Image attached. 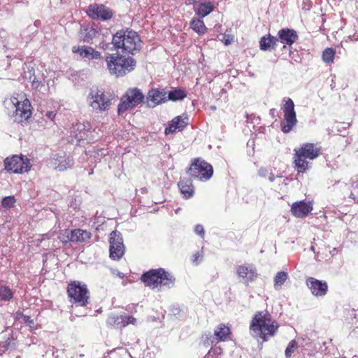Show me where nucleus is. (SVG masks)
Listing matches in <instances>:
<instances>
[{"label":"nucleus","instance_id":"nucleus-42","mask_svg":"<svg viewBox=\"0 0 358 358\" xmlns=\"http://www.w3.org/2000/svg\"><path fill=\"white\" fill-rule=\"evenodd\" d=\"M194 232L201 237H203L205 234L203 227L201 224H196L194 227Z\"/></svg>","mask_w":358,"mask_h":358},{"label":"nucleus","instance_id":"nucleus-47","mask_svg":"<svg viewBox=\"0 0 358 358\" xmlns=\"http://www.w3.org/2000/svg\"><path fill=\"white\" fill-rule=\"evenodd\" d=\"M275 176L273 173H270L268 174V180L270 182H273L275 180Z\"/></svg>","mask_w":358,"mask_h":358},{"label":"nucleus","instance_id":"nucleus-30","mask_svg":"<svg viewBox=\"0 0 358 358\" xmlns=\"http://www.w3.org/2000/svg\"><path fill=\"white\" fill-rule=\"evenodd\" d=\"M187 96V93L182 89H174L167 93L168 101H178L184 99Z\"/></svg>","mask_w":358,"mask_h":358},{"label":"nucleus","instance_id":"nucleus-3","mask_svg":"<svg viewBox=\"0 0 358 358\" xmlns=\"http://www.w3.org/2000/svg\"><path fill=\"white\" fill-rule=\"evenodd\" d=\"M294 169L299 173H305L310 167V163L308 160H313L318 157L321 153V147L314 143H306L299 148L294 149Z\"/></svg>","mask_w":358,"mask_h":358},{"label":"nucleus","instance_id":"nucleus-34","mask_svg":"<svg viewBox=\"0 0 358 358\" xmlns=\"http://www.w3.org/2000/svg\"><path fill=\"white\" fill-rule=\"evenodd\" d=\"M58 238L64 244H66L70 242L73 243L72 230L65 229L61 231L58 236Z\"/></svg>","mask_w":358,"mask_h":358},{"label":"nucleus","instance_id":"nucleus-51","mask_svg":"<svg viewBox=\"0 0 358 358\" xmlns=\"http://www.w3.org/2000/svg\"><path fill=\"white\" fill-rule=\"evenodd\" d=\"M352 187L354 189L358 188V185H355V183L352 184Z\"/></svg>","mask_w":358,"mask_h":358},{"label":"nucleus","instance_id":"nucleus-4","mask_svg":"<svg viewBox=\"0 0 358 358\" xmlns=\"http://www.w3.org/2000/svg\"><path fill=\"white\" fill-rule=\"evenodd\" d=\"M106 62L110 74L117 78L129 73L136 66V61L133 57L118 53L108 54Z\"/></svg>","mask_w":358,"mask_h":358},{"label":"nucleus","instance_id":"nucleus-21","mask_svg":"<svg viewBox=\"0 0 358 358\" xmlns=\"http://www.w3.org/2000/svg\"><path fill=\"white\" fill-rule=\"evenodd\" d=\"M312 210V203L304 201L294 202L291 207L292 215L300 218L306 217Z\"/></svg>","mask_w":358,"mask_h":358},{"label":"nucleus","instance_id":"nucleus-7","mask_svg":"<svg viewBox=\"0 0 358 358\" xmlns=\"http://www.w3.org/2000/svg\"><path fill=\"white\" fill-rule=\"evenodd\" d=\"M187 173L194 179L206 182L213 175V168L211 164L201 158H196L192 162Z\"/></svg>","mask_w":358,"mask_h":358},{"label":"nucleus","instance_id":"nucleus-50","mask_svg":"<svg viewBox=\"0 0 358 358\" xmlns=\"http://www.w3.org/2000/svg\"><path fill=\"white\" fill-rule=\"evenodd\" d=\"M24 320H25V322H29L30 320V317H27V316H25L24 317Z\"/></svg>","mask_w":358,"mask_h":358},{"label":"nucleus","instance_id":"nucleus-38","mask_svg":"<svg viewBox=\"0 0 358 358\" xmlns=\"http://www.w3.org/2000/svg\"><path fill=\"white\" fill-rule=\"evenodd\" d=\"M298 348L297 342L295 340H292L287 347L285 350V356L287 357H290L292 353L295 351V350Z\"/></svg>","mask_w":358,"mask_h":358},{"label":"nucleus","instance_id":"nucleus-1","mask_svg":"<svg viewBox=\"0 0 358 358\" xmlns=\"http://www.w3.org/2000/svg\"><path fill=\"white\" fill-rule=\"evenodd\" d=\"M278 329V323L272 319L270 314L264 311L257 312L250 324L252 335L262 338L264 342L274 336Z\"/></svg>","mask_w":358,"mask_h":358},{"label":"nucleus","instance_id":"nucleus-26","mask_svg":"<svg viewBox=\"0 0 358 358\" xmlns=\"http://www.w3.org/2000/svg\"><path fill=\"white\" fill-rule=\"evenodd\" d=\"M73 243H85L92 237V234L87 230L76 229L72 230Z\"/></svg>","mask_w":358,"mask_h":358},{"label":"nucleus","instance_id":"nucleus-23","mask_svg":"<svg viewBox=\"0 0 358 358\" xmlns=\"http://www.w3.org/2000/svg\"><path fill=\"white\" fill-rule=\"evenodd\" d=\"M236 273L244 282L253 281L257 277V272L252 266L241 265L237 267Z\"/></svg>","mask_w":358,"mask_h":358},{"label":"nucleus","instance_id":"nucleus-25","mask_svg":"<svg viewBox=\"0 0 358 358\" xmlns=\"http://www.w3.org/2000/svg\"><path fill=\"white\" fill-rule=\"evenodd\" d=\"M278 43V38L268 34L260 38L259 48L264 51L273 50L275 49Z\"/></svg>","mask_w":358,"mask_h":358},{"label":"nucleus","instance_id":"nucleus-35","mask_svg":"<svg viewBox=\"0 0 358 358\" xmlns=\"http://www.w3.org/2000/svg\"><path fill=\"white\" fill-rule=\"evenodd\" d=\"M122 315H111L107 319L106 323L108 326L122 328Z\"/></svg>","mask_w":358,"mask_h":358},{"label":"nucleus","instance_id":"nucleus-37","mask_svg":"<svg viewBox=\"0 0 358 358\" xmlns=\"http://www.w3.org/2000/svg\"><path fill=\"white\" fill-rule=\"evenodd\" d=\"M222 353L223 350L220 346H215L209 350L205 358H219Z\"/></svg>","mask_w":358,"mask_h":358},{"label":"nucleus","instance_id":"nucleus-20","mask_svg":"<svg viewBox=\"0 0 358 358\" xmlns=\"http://www.w3.org/2000/svg\"><path fill=\"white\" fill-rule=\"evenodd\" d=\"M188 118L187 115H178L174 117L169 124L168 127L165 128L164 133L168 135L173 134L177 131H180L183 130L188 124Z\"/></svg>","mask_w":358,"mask_h":358},{"label":"nucleus","instance_id":"nucleus-43","mask_svg":"<svg viewBox=\"0 0 358 358\" xmlns=\"http://www.w3.org/2000/svg\"><path fill=\"white\" fill-rule=\"evenodd\" d=\"M312 7V3L310 0H304L303 2V10H309Z\"/></svg>","mask_w":358,"mask_h":358},{"label":"nucleus","instance_id":"nucleus-33","mask_svg":"<svg viewBox=\"0 0 358 358\" xmlns=\"http://www.w3.org/2000/svg\"><path fill=\"white\" fill-rule=\"evenodd\" d=\"M335 50L333 48H326L322 52V59L327 64H331L335 57Z\"/></svg>","mask_w":358,"mask_h":358},{"label":"nucleus","instance_id":"nucleus-49","mask_svg":"<svg viewBox=\"0 0 358 358\" xmlns=\"http://www.w3.org/2000/svg\"><path fill=\"white\" fill-rule=\"evenodd\" d=\"M350 197L352 198V199L355 200L356 197H355V192H352L350 195Z\"/></svg>","mask_w":358,"mask_h":358},{"label":"nucleus","instance_id":"nucleus-44","mask_svg":"<svg viewBox=\"0 0 358 358\" xmlns=\"http://www.w3.org/2000/svg\"><path fill=\"white\" fill-rule=\"evenodd\" d=\"M258 173L259 176L262 178L266 177V176L268 175V170L264 167H262L259 169Z\"/></svg>","mask_w":358,"mask_h":358},{"label":"nucleus","instance_id":"nucleus-52","mask_svg":"<svg viewBox=\"0 0 358 358\" xmlns=\"http://www.w3.org/2000/svg\"><path fill=\"white\" fill-rule=\"evenodd\" d=\"M274 111H275V109H274V108H273V109H271V110H270V112H271V113H273V112H274Z\"/></svg>","mask_w":358,"mask_h":358},{"label":"nucleus","instance_id":"nucleus-9","mask_svg":"<svg viewBox=\"0 0 358 358\" xmlns=\"http://www.w3.org/2000/svg\"><path fill=\"white\" fill-rule=\"evenodd\" d=\"M282 110L284 113V122L281 123V130L283 133L287 134L296 127L297 119L292 99L285 97L282 99Z\"/></svg>","mask_w":358,"mask_h":358},{"label":"nucleus","instance_id":"nucleus-55","mask_svg":"<svg viewBox=\"0 0 358 358\" xmlns=\"http://www.w3.org/2000/svg\"><path fill=\"white\" fill-rule=\"evenodd\" d=\"M311 250H313V251L315 250L314 246H311Z\"/></svg>","mask_w":358,"mask_h":358},{"label":"nucleus","instance_id":"nucleus-6","mask_svg":"<svg viewBox=\"0 0 358 358\" xmlns=\"http://www.w3.org/2000/svg\"><path fill=\"white\" fill-rule=\"evenodd\" d=\"M112 96L102 90L92 89L87 101L92 110L99 113L108 111L112 104Z\"/></svg>","mask_w":358,"mask_h":358},{"label":"nucleus","instance_id":"nucleus-8","mask_svg":"<svg viewBox=\"0 0 358 358\" xmlns=\"http://www.w3.org/2000/svg\"><path fill=\"white\" fill-rule=\"evenodd\" d=\"M144 97L142 92L138 88L127 90L118 105V114L120 115L127 110L133 109L143 101Z\"/></svg>","mask_w":358,"mask_h":358},{"label":"nucleus","instance_id":"nucleus-5","mask_svg":"<svg viewBox=\"0 0 358 358\" xmlns=\"http://www.w3.org/2000/svg\"><path fill=\"white\" fill-rule=\"evenodd\" d=\"M112 43L115 49L134 55L141 47V41L137 32L131 29L120 30L113 36Z\"/></svg>","mask_w":358,"mask_h":358},{"label":"nucleus","instance_id":"nucleus-39","mask_svg":"<svg viewBox=\"0 0 358 358\" xmlns=\"http://www.w3.org/2000/svg\"><path fill=\"white\" fill-rule=\"evenodd\" d=\"M121 320L122 327H124L129 324H136L137 323L136 319L131 315H122Z\"/></svg>","mask_w":358,"mask_h":358},{"label":"nucleus","instance_id":"nucleus-28","mask_svg":"<svg viewBox=\"0 0 358 358\" xmlns=\"http://www.w3.org/2000/svg\"><path fill=\"white\" fill-rule=\"evenodd\" d=\"M289 279V274L285 271L278 272L273 278V287L275 290L281 289L284 283Z\"/></svg>","mask_w":358,"mask_h":358},{"label":"nucleus","instance_id":"nucleus-15","mask_svg":"<svg viewBox=\"0 0 358 358\" xmlns=\"http://www.w3.org/2000/svg\"><path fill=\"white\" fill-rule=\"evenodd\" d=\"M87 15L94 20H107L112 17V10L103 4H91L87 10Z\"/></svg>","mask_w":358,"mask_h":358},{"label":"nucleus","instance_id":"nucleus-31","mask_svg":"<svg viewBox=\"0 0 358 358\" xmlns=\"http://www.w3.org/2000/svg\"><path fill=\"white\" fill-rule=\"evenodd\" d=\"M191 28L197 34H203L206 31V25L201 19H193L190 22Z\"/></svg>","mask_w":358,"mask_h":358},{"label":"nucleus","instance_id":"nucleus-54","mask_svg":"<svg viewBox=\"0 0 358 358\" xmlns=\"http://www.w3.org/2000/svg\"><path fill=\"white\" fill-rule=\"evenodd\" d=\"M352 358H358V355H354Z\"/></svg>","mask_w":358,"mask_h":358},{"label":"nucleus","instance_id":"nucleus-18","mask_svg":"<svg viewBox=\"0 0 358 358\" xmlns=\"http://www.w3.org/2000/svg\"><path fill=\"white\" fill-rule=\"evenodd\" d=\"M278 42L283 44V49L287 45L292 46L299 38L297 32L293 29L282 28L278 32Z\"/></svg>","mask_w":358,"mask_h":358},{"label":"nucleus","instance_id":"nucleus-56","mask_svg":"<svg viewBox=\"0 0 358 358\" xmlns=\"http://www.w3.org/2000/svg\"><path fill=\"white\" fill-rule=\"evenodd\" d=\"M357 203H358V199H357Z\"/></svg>","mask_w":358,"mask_h":358},{"label":"nucleus","instance_id":"nucleus-17","mask_svg":"<svg viewBox=\"0 0 358 358\" xmlns=\"http://www.w3.org/2000/svg\"><path fill=\"white\" fill-rule=\"evenodd\" d=\"M11 102L15 108V116L21 118L20 121L27 120L31 116V103L27 99L19 101L17 98H13Z\"/></svg>","mask_w":358,"mask_h":358},{"label":"nucleus","instance_id":"nucleus-48","mask_svg":"<svg viewBox=\"0 0 358 358\" xmlns=\"http://www.w3.org/2000/svg\"><path fill=\"white\" fill-rule=\"evenodd\" d=\"M40 83L38 81H35V80H34L32 81V85L33 87H34L35 88H38L40 85Z\"/></svg>","mask_w":358,"mask_h":358},{"label":"nucleus","instance_id":"nucleus-41","mask_svg":"<svg viewBox=\"0 0 358 358\" xmlns=\"http://www.w3.org/2000/svg\"><path fill=\"white\" fill-rule=\"evenodd\" d=\"M96 35V31L94 29H90L86 36L84 38L83 41L86 43H90V41Z\"/></svg>","mask_w":358,"mask_h":358},{"label":"nucleus","instance_id":"nucleus-53","mask_svg":"<svg viewBox=\"0 0 358 358\" xmlns=\"http://www.w3.org/2000/svg\"><path fill=\"white\" fill-rule=\"evenodd\" d=\"M211 108L215 110L216 109V107L215 106H211Z\"/></svg>","mask_w":358,"mask_h":358},{"label":"nucleus","instance_id":"nucleus-11","mask_svg":"<svg viewBox=\"0 0 358 358\" xmlns=\"http://www.w3.org/2000/svg\"><path fill=\"white\" fill-rule=\"evenodd\" d=\"M5 169L14 173L27 172L31 169L29 159L23 155H13L6 158L4 161Z\"/></svg>","mask_w":358,"mask_h":358},{"label":"nucleus","instance_id":"nucleus-29","mask_svg":"<svg viewBox=\"0 0 358 358\" xmlns=\"http://www.w3.org/2000/svg\"><path fill=\"white\" fill-rule=\"evenodd\" d=\"M214 8L215 6L211 1L201 3L198 6L196 14L201 18H203L209 15L214 10Z\"/></svg>","mask_w":358,"mask_h":358},{"label":"nucleus","instance_id":"nucleus-19","mask_svg":"<svg viewBox=\"0 0 358 358\" xmlns=\"http://www.w3.org/2000/svg\"><path fill=\"white\" fill-rule=\"evenodd\" d=\"M72 51L74 53H78L83 58L100 61L101 63L103 62L101 53L92 47L85 45L73 46Z\"/></svg>","mask_w":358,"mask_h":358},{"label":"nucleus","instance_id":"nucleus-2","mask_svg":"<svg viewBox=\"0 0 358 358\" xmlns=\"http://www.w3.org/2000/svg\"><path fill=\"white\" fill-rule=\"evenodd\" d=\"M141 280L146 286L159 291L173 287L176 281L173 275L162 268L149 270L141 275Z\"/></svg>","mask_w":358,"mask_h":358},{"label":"nucleus","instance_id":"nucleus-36","mask_svg":"<svg viewBox=\"0 0 358 358\" xmlns=\"http://www.w3.org/2000/svg\"><path fill=\"white\" fill-rule=\"evenodd\" d=\"M15 203L16 199L14 196H5L1 200V207L6 209L10 208Z\"/></svg>","mask_w":358,"mask_h":358},{"label":"nucleus","instance_id":"nucleus-13","mask_svg":"<svg viewBox=\"0 0 358 358\" xmlns=\"http://www.w3.org/2000/svg\"><path fill=\"white\" fill-rule=\"evenodd\" d=\"M92 134V125L89 122H78L71 128V136L74 137L77 143L82 141L90 142L92 139L89 135Z\"/></svg>","mask_w":358,"mask_h":358},{"label":"nucleus","instance_id":"nucleus-16","mask_svg":"<svg viewBox=\"0 0 358 358\" xmlns=\"http://www.w3.org/2000/svg\"><path fill=\"white\" fill-rule=\"evenodd\" d=\"M146 99L148 106L155 108L168 101L167 92L164 89L153 88L148 91Z\"/></svg>","mask_w":358,"mask_h":358},{"label":"nucleus","instance_id":"nucleus-32","mask_svg":"<svg viewBox=\"0 0 358 358\" xmlns=\"http://www.w3.org/2000/svg\"><path fill=\"white\" fill-rule=\"evenodd\" d=\"M13 297V292L6 285L0 284V301H9Z\"/></svg>","mask_w":358,"mask_h":358},{"label":"nucleus","instance_id":"nucleus-10","mask_svg":"<svg viewBox=\"0 0 358 358\" xmlns=\"http://www.w3.org/2000/svg\"><path fill=\"white\" fill-rule=\"evenodd\" d=\"M67 293L71 302L80 306H85L88 303L89 291L86 285L73 281L68 285Z\"/></svg>","mask_w":358,"mask_h":358},{"label":"nucleus","instance_id":"nucleus-22","mask_svg":"<svg viewBox=\"0 0 358 358\" xmlns=\"http://www.w3.org/2000/svg\"><path fill=\"white\" fill-rule=\"evenodd\" d=\"M73 159L65 154L55 155L52 159V164L54 168L59 171L71 168L73 165Z\"/></svg>","mask_w":358,"mask_h":358},{"label":"nucleus","instance_id":"nucleus-46","mask_svg":"<svg viewBox=\"0 0 358 358\" xmlns=\"http://www.w3.org/2000/svg\"><path fill=\"white\" fill-rule=\"evenodd\" d=\"M233 41V38H230L229 36H224L222 39V42L226 45H228L231 43Z\"/></svg>","mask_w":358,"mask_h":358},{"label":"nucleus","instance_id":"nucleus-40","mask_svg":"<svg viewBox=\"0 0 358 358\" xmlns=\"http://www.w3.org/2000/svg\"><path fill=\"white\" fill-rule=\"evenodd\" d=\"M203 253L202 251L196 252L192 256L193 263H194L196 265H198L199 264H200L201 262V261L203 259Z\"/></svg>","mask_w":358,"mask_h":358},{"label":"nucleus","instance_id":"nucleus-12","mask_svg":"<svg viewBox=\"0 0 358 358\" xmlns=\"http://www.w3.org/2000/svg\"><path fill=\"white\" fill-rule=\"evenodd\" d=\"M110 257L114 260H119L124 253L123 238L120 232L113 231L109 236Z\"/></svg>","mask_w":358,"mask_h":358},{"label":"nucleus","instance_id":"nucleus-45","mask_svg":"<svg viewBox=\"0 0 358 358\" xmlns=\"http://www.w3.org/2000/svg\"><path fill=\"white\" fill-rule=\"evenodd\" d=\"M56 113L55 111H48L45 114V117H47L51 121H53L55 118Z\"/></svg>","mask_w":358,"mask_h":358},{"label":"nucleus","instance_id":"nucleus-14","mask_svg":"<svg viewBox=\"0 0 358 358\" xmlns=\"http://www.w3.org/2000/svg\"><path fill=\"white\" fill-rule=\"evenodd\" d=\"M306 285L310 293L316 297L324 296L329 289L328 284L325 280H317L313 277L307 278Z\"/></svg>","mask_w":358,"mask_h":358},{"label":"nucleus","instance_id":"nucleus-27","mask_svg":"<svg viewBox=\"0 0 358 358\" xmlns=\"http://www.w3.org/2000/svg\"><path fill=\"white\" fill-rule=\"evenodd\" d=\"M230 334V329L224 324H220L214 331V336L217 341H224Z\"/></svg>","mask_w":358,"mask_h":358},{"label":"nucleus","instance_id":"nucleus-24","mask_svg":"<svg viewBox=\"0 0 358 358\" xmlns=\"http://www.w3.org/2000/svg\"><path fill=\"white\" fill-rule=\"evenodd\" d=\"M178 185L184 198L189 199L193 196L194 188L191 178L180 179Z\"/></svg>","mask_w":358,"mask_h":358}]
</instances>
